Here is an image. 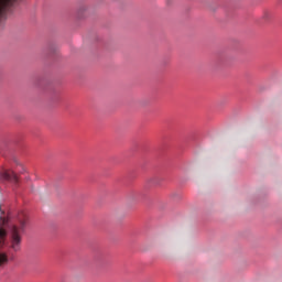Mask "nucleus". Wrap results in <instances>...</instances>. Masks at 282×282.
Instances as JSON below:
<instances>
[{
    "instance_id": "4",
    "label": "nucleus",
    "mask_w": 282,
    "mask_h": 282,
    "mask_svg": "<svg viewBox=\"0 0 282 282\" xmlns=\"http://www.w3.org/2000/svg\"><path fill=\"white\" fill-rule=\"evenodd\" d=\"M3 237H6V231H3V229H0V238L3 239Z\"/></svg>"
},
{
    "instance_id": "7",
    "label": "nucleus",
    "mask_w": 282,
    "mask_h": 282,
    "mask_svg": "<svg viewBox=\"0 0 282 282\" xmlns=\"http://www.w3.org/2000/svg\"><path fill=\"white\" fill-rule=\"evenodd\" d=\"M0 213L3 215V209H1V207H0Z\"/></svg>"
},
{
    "instance_id": "1",
    "label": "nucleus",
    "mask_w": 282,
    "mask_h": 282,
    "mask_svg": "<svg viewBox=\"0 0 282 282\" xmlns=\"http://www.w3.org/2000/svg\"><path fill=\"white\" fill-rule=\"evenodd\" d=\"M25 220H20V227L15 225L9 226V232L11 235V248L19 252L21 250V232H25Z\"/></svg>"
},
{
    "instance_id": "2",
    "label": "nucleus",
    "mask_w": 282,
    "mask_h": 282,
    "mask_svg": "<svg viewBox=\"0 0 282 282\" xmlns=\"http://www.w3.org/2000/svg\"><path fill=\"white\" fill-rule=\"evenodd\" d=\"M0 180H6L9 182H19V176H17V173L14 172H4V173H0Z\"/></svg>"
},
{
    "instance_id": "5",
    "label": "nucleus",
    "mask_w": 282,
    "mask_h": 282,
    "mask_svg": "<svg viewBox=\"0 0 282 282\" xmlns=\"http://www.w3.org/2000/svg\"><path fill=\"white\" fill-rule=\"evenodd\" d=\"M20 173H25V167H22V170L20 171Z\"/></svg>"
},
{
    "instance_id": "3",
    "label": "nucleus",
    "mask_w": 282,
    "mask_h": 282,
    "mask_svg": "<svg viewBox=\"0 0 282 282\" xmlns=\"http://www.w3.org/2000/svg\"><path fill=\"white\" fill-rule=\"evenodd\" d=\"M8 261V256L6 253H0V265L1 263H6Z\"/></svg>"
},
{
    "instance_id": "8",
    "label": "nucleus",
    "mask_w": 282,
    "mask_h": 282,
    "mask_svg": "<svg viewBox=\"0 0 282 282\" xmlns=\"http://www.w3.org/2000/svg\"><path fill=\"white\" fill-rule=\"evenodd\" d=\"M1 219H3V217L0 216V221H1Z\"/></svg>"
},
{
    "instance_id": "6",
    "label": "nucleus",
    "mask_w": 282,
    "mask_h": 282,
    "mask_svg": "<svg viewBox=\"0 0 282 282\" xmlns=\"http://www.w3.org/2000/svg\"><path fill=\"white\" fill-rule=\"evenodd\" d=\"M14 162H15V164H19V161L17 159H14Z\"/></svg>"
}]
</instances>
